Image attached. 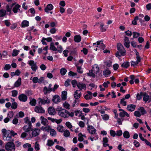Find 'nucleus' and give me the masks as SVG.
Listing matches in <instances>:
<instances>
[{
  "mask_svg": "<svg viewBox=\"0 0 151 151\" xmlns=\"http://www.w3.org/2000/svg\"><path fill=\"white\" fill-rule=\"evenodd\" d=\"M117 48L118 50L116 54V56L118 58H119L121 56H125L126 53L124 46L120 43H119L117 45Z\"/></svg>",
  "mask_w": 151,
  "mask_h": 151,
  "instance_id": "1",
  "label": "nucleus"
},
{
  "mask_svg": "<svg viewBox=\"0 0 151 151\" xmlns=\"http://www.w3.org/2000/svg\"><path fill=\"white\" fill-rule=\"evenodd\" d=\"M1 132L3 133V137L4 140L13 142L14 137L9 133V131H7L5 129H2Z\"/></svg>",
  "mask_w": 151,
  "mask_h": 151,
  "instance_id": "2",
  "label": "nucleus"
},
{
  "mask_svg": "<svg viewBox=\"0 0 151 151\" xmlns=\"http://www.w3.org/2000/svg\"><path fill=\"white\" fill-rule=\"evenodd\" d=\"M5 149L7 151H15V146L13 142H9L5 145Z\"/></svg>",
  "mask_w": 151,
  "mask_h": 151,
  "instance_id": "3",
  "label": "nucleus"
},
{
  "mask_svg": "<svg viewBox=\"0 0 151 151\" xmlns=\"http://www.w3.org/2000/svg\"><path fill=\"white\" fill-rule=\"evenodd\" d=\"M39 103H41L42 104H49L50 100L47 97H43L42 99L39 98L38 99Z\"/></svg>",
  "mask_w": 151,
  "mask_h": 151,
  "instance_id": "4",
  "label": "nucleus"
},
{
  "mask_svg": "<svg viewBox=\"0 0 151 151\" xmlns=\"http://www.w3.org/2000/svg\"><path fill=\"white\" fill-rule=\"evenodd\" d=\"M28 64L30 66H31V68L32 70L34 71H36L38 68V67L36 65L37 63L35 62L33 60H30L29 61Z\"/></svg>",
  "mask_w": 151,
  "mask_h": 151,
  "instance_id": "5",
  "label": "nucleus"
},
{
  "mask_svg": "<svg viewBox=\"0 0 151 151\" xmlns=\"http://www.w3.org/2000/svg\"><path fill=\"white\" fill-rule=\"evenodd\" d=\"M32 136L30 134L29 139L31 138L32 137H35L38 135L40 131V130L39 129H35L33 130L32 129Z\"/></svg>",
  "mask_w": 151,
  "mask_h": 151,
  "instance_id": "6",
  "label": "nucleus"
},
{
  "mask_svg": "<svg viewBox=\"0 0 151 151\" xmlns=\"http://www.w3.org/2000/svg\"><path fill=\"white\" fill-rule=\"evenodd\" d=\"M34 110L35 112L37 113H43L45 112V110L40 106H36Z\"/></svg>",
  "mask_w": 151,
  "mask_h": 151,
  "instance_id": "7",
  "label": "nucleus"
},
{
  "mask_svg": "<svg viewBox=\"0 0 151 151\" xmlns=\"http://www.w3.org/2000/svg\"><path fill=\"white\" fill-rule=\"evenodd\" d=\"M68 111L65 109H63L61 111L58 112L59 115L64 118L68 117L67 114Z\"/></svg>",
  "mask_w": 151,
  "mask_h": 151,
  "instance_id": "8",
  "label": "nucleus"
},
{
  "mask_svg": "<svg viewBox=\"0 0 151 151\" xmlns=\"http://www.w3.org/2000/svg\"><path fill=\"white\" fill-rule=\"evenodd\" d=\"M24 132H28L32 130V124H27L24 125L23 127Z\"/></svg>",
  "mask_w": 151,
  "mask_h": 151,
  "instance_id": "9",
  "label": "nucleus"
},
{
  "mask_svg": "<svg viewBox=\"0 0 151 151\" xmlns=\"http://www.w3.org/2000/svg\"><path fill=\"white\" fill-rule=\"evenodd\" d=\"M124 46L127 48H129L130 46V42L129 38L125 36L124 38Z\"/></svg>",
  "mask_w": 151,
  "mask_h": 151,
  "instance_id": "10",
  "label": "nucleus"
},
{
  "mask_svg": "<svg viewBox=\"0 0 151 151\" xmlns=\"http://www.w3.org/2000/svg\"><path fill=\"white\" fill-rule=\"evenodd\" d=\"M87 130L88 132L91 134H94L96 132V129L92 126L88 125Z\"/></svg>",
  "mask_w": 151,
  "mask_h": 151,
  "instance_id": "11",
  "label": "nucleus"
},
{
  "mask_svg": "<svg viewBox=\"0 0 151 151\" xmlns=\"http://www.w3.org/2000/svg\"><path fill=\"white\" fill-rule=\"evenodd\" d=\"M61 99L60 97L57 95L53 96L52 101L55 104H58L60 102Z\"/></svg>",
  "mask_w": 151,
  "mask_h": 151,
  "instance_id": "12",
  "label": "nucleus"
},
{
  "mask_svg": "<svg viewBox=\"0 0 151 151\" xmlns=\"http://www.w3.org/2000/svg\"><path fill=\"white\" fill-rule=\"evenodd\" d=\"M143 100L145 102H147L148 101L150 102L151 101V96H149L145 92H143Z\"/></svg>",
  "mask_w": 151,
  "mask_h": 151,
  "instance_id": "13",
  "label": "nucleus"
},
{
  "mask_svg": "<svg viewBox=\"0 0 151 151\" xmlns=\"http://www.w3.org/2000/svg\"><path fill=\"white\" fill-rule=\"evenodd\" d=\"M93 68V71L94 73L97 74L98 76H100L102 75V72H100L99 71V68L98 65H95Z\"/></svg>",
  "mask_w": 151,
  "mask_h": 151,
  "instance_id": "14",
  "label": "nucleus"
},
{
  "mask_svg": "<svg viewBox=\"0 0 151 151\" xmlns=\"http://www.w3.org/2000/svg\"><path fill=\"white\" fill-rule=\"evenodd\" d=\"M18 99L20 101L24 102L27 101V97L25 94H22L19 96Z\"/></svg>",
  "mask_w": 151,
  "mask_h": 151,
  "instance_id": "15",
  "label": "nucleus"
},
{
  "mask_svg": "<svg viewBox=\"0 0 151 151\" xmlns=\"http://www.w3.org/2000/svg\"><path fill=\"white\" fill-rule=\"evenodd\" d=\"M135 107V105L131 104L127 105V109L128 111L132 112L134 110Z\"/></svg>",
  "mask_w": 151,
  "mask_h": 151,
  "instance_id": "16",
  "label": "nucleus"
},
{
  "mask_svg": "<svg viewBox=\"0 0 151 151\" xmlns=\"http://www.w3.org/2000/svg\"><path fill=\"white\" fill-rule=\"evenodd\" d=\"M72 47L70 46L67 48V49L69 50L70 52V54L71 55H76L77 54V50L76 48H73L72 49Z\"/></svg>",
  "mask_w": 151,
  "mask_h": 151,
  "instance_id": "17",
  "label": "nucleus"
},
{
  "mask_svg": "<svg viewBox=\"0 0 151 151\" xmlns=\"http://www.w3.org/2000/svg\"><path fill=\"white\" fill-rule=\"evenodd\" d=\"M53 8V6L52 4H47L45 9V12L47 13H49V11L52 10Z\"/></svg>",
  "mask_w": 151,
  "mask_h": 151,
  "instance_id": "18",
  "label": "nucleus"
},
{
  "mask_svg": "<svg viewBox=\"0 0 151 151\" xmlns=\"http://www.w3.org/2000/svg\"><path fill=\"white\" fill-rule=\"evenodd\" d=\"M48 111L49 114L50 115H54L56 113L55 109L54 108L52 107H50L48 108Z\"/></svg>",
  "mask_w": 151,
  "mask_h": 151,
  "instance_id": "19",
  "label": "nucleus"
},
{
  "mask_svg": "<svg viewBox=\"0 0 151 151\" xmlns=\"http://www.w3.org/2000/svg\"><path fill=\"white\" fill-rule=\"evenodd\" d=\"M41 123L44 126H47L48 124V122L47 120L43 116H41L40 117Z\"/></svg>",
  "mask_w": 151,
  "mask_h": 151,
  "instance_id": "20",
  "label": "nucleus"
},
{
  "mask_svg": "<svg viewBox=\"0 0 151 151\" xmlns=\"http://www.w3.org/2000/svg\"><path fill=\"white\" fill-rule=\"evenodd\" d=\"M77 87L79 89L80 91H81L84 88L85 89L86 88V85L85 84L81 83L80 82L78 83Z\"/></svg>",
  "mask_w": 151,
  "mask_h": 151,
  "instance_id": "21",
  "label": "nucleus"
},
{
  "mask_svg": "<svg viewBox=\"0 0 151 151\" xmlns=\"http://www.w3.org/2000/svg\"><path fill=\"white\" fill-rule=\"evenodd\" d=\"M52 91H53V90L52 88H47L46 86L44 88L43 92L44 94L45 95Z\"/></svg>",
  "mask_w": 151,
  "mask_h": 151,
  "instance_id": "22",
  "label": "nucleus"
},
{
  "mask_svg": "<svg viewBox=\"0 0 151 151\" xmlns=\"http://www.w3.org/2000/svg\"><path fill=\"white\" fill-rule=\"evenodd\" d=\"M78 90H77L76 91H75L73 94L74 97L76 99H78L82 95L81 92H80L78 94Z\"/></svg>",
  "mask_w": 151,
  "mask_h": 151,
  "instance_id": "23",
  "label": "nucleus"
},
{
  "mask_svg": "<svg viewBox=\"0 0 151 151\" xmlns=\"http://www.w3.org/2000/svg\"><path fill=\"white\" fill-rule=\"evenodd\" d=\"M21 6L19 4H17L15 5V6H14L13 9V11L14 13H17L18 12V10L20 11V9L19 8H20Z\"/></svg>",
  "mask_w": 151,
  "mask_h": 151,
  "instance_id": "24",
  "label": "nucleus"
},
{
  "mask_svg": "<svg viewBox=\"0 0 151 151\" xmlns=\"http://www.w3.org/2000/svg\"><path fill=\"white\" fill-rule=\"evenodd\" d=\"M138 110L139 111V112L141 115H144L147 113V111L143 107H141L139 108Z\"/></svg>",
  "mask_w": 151,
  "mask_h": 151,
  "instance_id": "25",
  "label": "nucleus"
},
{
  "mask_svg": "<svg viewBox=\"0 0 151 151\" xmlns=\"http://www.w3.org/2000/svg\"><path fill=\"white\" fill-rule=\"evenodd\" d=\"M119 116L122 118L124 117L125 116H127L129 117V114L124 111H121L119 113Z\"/></svg>",
  "mask_w": 151,
  "mask_h": 151,
  "instance_id": "26",
  "label": "nucleus"
},
{
  "mask_svg": "<svg viewBox=\"0 0 151 151\" xmlns=\"http://www.w3.org/2000/svg\"><path fill=\"white\" fill-rule=\"evenodd\" d=\"M104 26V24L103 23H101L100 24V30L102 32H105L108 28L107 26Z\"/></svg>",
  "mask_w": 151,
  "mask_h": 151,
  "instance_id": "27",
  "label": "nucleus"
},
{
  "mask_svg": "<svg viewBox=\"0 0 151 151\" xmlns=\"http://www.w3.org/2000/svg\"><path fill=\"white\" fill-rule=\"evenodd\" d=\"M74 40L76 42L78 43L81 41V36L79 35H77L74 36Z\"/></svg>",
  "mask_w": 151,
  "mask_h": 151,
  "instance_id": "28",
  "label": "nucleus"
},
{
  "mask_svg": "<svg viewBox=\"0 0 151 151\" xmlns=\"http://www.w3.org/2000/svg\"><path fill=\"white\" fill-rule=\"evenodd\" d=\"M67 92L65 91H63L62 93L61 98L64 101L67 99Z\"/></svg>",
  "mask_w": 151,
  "mask_h": 151,
  "instance_id": "29",
  "label": "nucleus"
},
{
  "mask_svg": "<svg viewBox=\"0 0 151 151\" xmlns=\"http://www.w3.org/2000/svg\"><path fill=\"white\" fill-rule=\"evenodd\" d=\"M21 84V78H19L17 80L15 83L14 86L15 87H19Z\"/></svg>",
  "mask_w": 151,
  "mask_h": 151,
  "instance_id": "30",
  "label": "nucleus"
},
{
  "mask_svg": "<svg viewBox=\"0 0 151 151\" xmlns=\"http://www.w3.org/2000/svg\"><path fill=\"white\" fill-rule=\"evenodd\" d=\"M130 65L128 61H126L124 62L122 64L121 66L124 68H127Z\"/></svg>",
  "mask_w": 151,
  "mask_h": 151,
  "instance_id": "31",
  "label": "nucleus"
},
{
  "mask_svg": "<svg viewBox=\"0 0 151 151\" xmlns=\"http://www.w3.org/2000/svg\"><path fill=\"white\" fill-rule=\"evenodd\" d=\"M29 22L26 20H24L22 23V27H25L29 26Z\"/></svg>",
  "mask_w": 151,
  "mask_h": 151,
  "instance_id": "32",
  "label": "nucleus"
},
{
  "mask_svg": "<svg viewBox=\"0 0 151 151\" xmlns=\"http://www.w3.org/2000/svg\"><path fill=\"white\" fill-rule=\"evenodd\" d=\"M50 49L54 51H55L57 50V49L55 46L54 43L53 42H51L50 44Z\"/></svg>",
  "mask_w": 151,
  "mask_h": 151,
  "instance_id": "33",
  "label": "nucleus"
},
{
  "mask_svg": "<svg viewBox=\"0 0 151 151\" xmlns=\"http://www.w3.org/2000/svg\"><path fill=\"white\" fill-rule=\"evenodd\" d=\"M123 135L124 138L128 139L130 137V135L129 132L127 131H125L124 132Z\"/></svg>",
  "mask_w": 151,
  "mask_h": 151,
  "instance_id": "34",
  "label": "nucleus"
},
{
  "mask_svg": "<svg viewBox=\"0 0 151 151\" xmlns=\"http://www.w3.org/2000/svg\"><path fill=\"white\" fill-rule=\"evenodd\" d=\"M67 70L65 68H62L60 70V73L62 76H64L66 74Z\"/></svg>",
  "mask_w": 151,
  "mask_h": 151,
  "instance_id": "35",
  "label": "nucleus"
},
{
  "mask_svg": "<svg viewBox=\"0 0 151 151\" xmlns=\"http://www.w3.org/2000/svg\"><path fill=\"white\" fill-rule=\"evenodd\" d=\"M63 132V135L65 137H68L70 135V132L68 129H66Z\"/></svg>",
  "mask_w": 151,
  "mask_h": 151,
  "instance_id": "36",
  "label": "nucleus"
},
{
  "mask_svg": "<svg viewBox=\"0 0 151 151\" xmlns=\"http://www.w3.org/2000/svg\"><path fill=\"white\" fill-rule=\"evenodd\" d=\"M6 14V11L4 9L0 10V17H2L4 16Z\"/></svg>",
  "mask_w": 151,
  "mask_h": 151,
  "instance_id": "37",
  "label": "nucleus"
},
{
  "mask_svg": "<svg viewBox=\"0 0 151 151\" xmlns=\"http://www.w3.org/2000/svg\"><path fill=\"white\" fill-rule=\"evenodd\" d=\"M140 139L142 141H144L146 145L149 146L151 148V143L150 142H148L146 139H144L143 137Z\"/></svg>",
  "mask_w": 151,
  "mask_h": 151,
  "instance_id": "38",
  "label": "nucleus"
},
{
  "mask_svg": "<svg viewBox=\"0 0 151 151\" xmlns=\"http://www.w3.org/2000/svg\"><path fill=\"white\" fill-rule=\"evenodd\" d=\"M95 73H93V70H89V73H88V75L91 77H92L93 78H95L96 76Z\"/></svg>",
  "mask_w": 151,
  "mask_h": 151,
  "instance_id": "39",
  "label": "nucleus"
},
{
  "mask_svg": "<svg viewBox=\"0 0 151 151\" xmlns=\"http://www.w3.org/2000/svg\"><path fill=\"white\" fill-rule=\"evenodd\" d=\"M29 104L32 106H35L36 104V99H32L30 100Z\"/></svg>",
  "mask_w": 151,
  "mask_h": 151,
  "instance_id": "40",
  "label": "nucleus"
},
{
  "mask_svg": "<svg viewBox=\"0 0 151 151\" xmlns=\"http://www.w3.org/2000/svg\"><path fill=\"white\" fill-rule=\"evenodd\" d=\"M24 122L27 124H32L31 122L30 121L28 117H26L24 119Z\"/></svg>",
  "mask_w": 151,
  "mask_h": 151,
  "instance_id": "41",
  "label": "nucleus"
},
{
  "mask_svg": "<svg viewBox=\"0 0 151 151\" xmlns=\"http://www.w3.org/2000/svg\"><path fill=\"white\" fill-rule=\"evenodd\" d=\"M19 51L16 49H14L13 50V52L12 55L13 56H16L18 55Z\"/></svg>",
  "mask_w": 151,
  "mask_h": 151,
  "instance_id": "42",
  "label": "nucleus"
},
{
  "mask_svg": "<svg viewBox=\"0 0 151 151\" xmlns=\"http://www.w3.org/2000/svg\"><path fill=\"white\" fill-rule=\"evenodd\" d=\"M143 92H141L140 93H137V98L138 100H140L142 98V96H143Z\"/></svg>",
  "mask_w": 151,
  "mask_h": 151,
  "instance_id": "43",
  "label": "nucleus"
},
{
  "mask_svg": "<svg viewBox=\"0 0 151 151\" xmlns=\"http://www.w3.org/2000/svg\"><path fill=\"white\" fill-rule=\"evenodd\" d=\"M54 144V143L52 140L48 139L47 140V145L49 146H52Z\"/></svg>",
  "mask_w": 151,
  "mask_h": 151,
  "instance_id": "44",
  "label": "nucleus"
},
{
  "mask_svg": "<svg viewBox=\"0 0 151 151\" xmlns=\"http://www.w3.org/2000/svg\"><path fill=\"white\" fill-rule=\"evenodd\" d=\"M111 72L110 70H106L103 71L104 75L106 77L111 74Z\"/></svg>",
  "mask_w": 151,
  "mask_h": 151,
  "instance_id": "45",
  "label": "nucleus"
},
{
  "mask_svg": "<svg viewBox=\"0 0 151 151\" xmlns=\"http://www.w3.org/2000/svg\"><path fill=\"white\" fill-rule=\"evenodd\" d=\"M55 148L58 150H60V151H65V149L63 147L60 146L58 145H57L55 146Z\"/></svg>",
  "mask_w": 151,
  "mask_h": 151,
  "instance_id": "46",
  "label": "nucleus"
},
{
  "mask_svg": "<svg viewBox=\"0 0 151 151\" xmlns=\"http://www.w3.org/2000/svg\"><path fill=\"white\" fill-rule=\"evenodd\" d=\"M50 134L52 136H55L56 135V132L55 130L53 129H51L50 132Z\"/></svg>",
  "mask_w": 151,
  "mask_h": 151,
  "instance_id": "47",
  "label": "nucleus"
},
{
  "mask_svg": "<svg viewBox=\"0 0 151 151\" xmlns=\"http://www.w3.org/2000/svg\"><path fill=\"white\" fill-rule=\"evenodd\" d=\"M63 127L62 125H59L57 127V129L59 132H63Z\"/></svg>",
  "mask_w": 151,
  "mask_h": 151,
  "instance_id": "48",
  "label": "nucleus"
},
{
  "mask_svg": "<svg viewBox=\"0 0 151 151\" xmlns=\"http://www.w3.org/2000/svg\"><path fill=\"white\" fill-rule=\"evenodd\" d=\"M139 18L137 16H136L134 19L132 21V24L134 25H136L137 24V21L138 19Z\"/></svg>",
  "mask_w": 151,
  "mask_h": 151,
  "instance_id": "49",
  "label": "nucleus"
},
{
  "mask_svg": "<svg viewBox=\"0 0 151 151\" xmlns=\"http://www.w3.org/2000/svg\"><path fill=\"white\" fill-rule=\"evenodd\" d=\"M101 116H102V118L104 120H107L109 119V116L107 114L101 115Z\"/></svg>",
  "mask_w": 151,
  "mask_h": 151,
  "instance_id": "50",
  "label": "nucleus"
},
{
  "mask_svg": "<svg viewBox=\"0 0 151 151\" xmlns=\"http://www.w3.org/2000/svg\"><path fill=\"white\" fill-rule=\"evenodd\" d=\"M78 140L80 142H81L83 140V138L82 137V134L80 132L78 134Z\"/></svg>",
  "mask_w": 151,
  "mask_h": 151,
  "instance_id": "51",
  "label": "nucleus"
},
{
  "mask_svg": "<svg viewBox=\"0 0 151 151\" xmlns=\"http://www.w3.org/2000/svg\"><path fill=\"white\" fill-rule=\"evenodd\" d=\"M125 99L123 98L121 99L120 101V103L124 106H125L127 105V102L126 101H125Z\"/></svg>",
  "mask_w": 151,
  "mask_h": 151,
  "instance_id": "52",
  "label": "nucleus"
},
{
  "mask_svg": "<svg viewBox=\"0 0 151 151\" xmlns=\"http://www.w3.org/2000/svg\"><path fill=\"white\" fill-rule=\"evenodd\" d=\"M64 107L67 109H70V105L68 102L65 101L63 104Z\"/></svg>",
  "mask_w": 151,
  "mask_h": 151,
  "instance_id": "53",
  "label": "nucleus"
},
{
  "mask_svg": "<svg viewBox=\"0 0 151 151\" xmlns=\"http://www.w3.org/2000/svg\"><path fill=\"white\" fill-rule=\"evenodd\" d=\"M71 83L73 87H76V86H77L78 83H77V82L76 80H72L71 82Z\"/></svg>",
  "mask_w": 151,
  "mask_h": 151,
  "instance_id": "54",
  "label": "nucleus"
},
{
  "mask_svg": "<svg viewBox=\"0 0 151 151\" xmlns=\"http://www.w3.org/2000/svg\"><path fill=\"white\" fill-rule=\"evenodd\" d=\"M17 104L16 102H14L12 103L11 108L14 109H16L17 107Z\"/></svg>",
  "mask_w": 151,
  "mask_h": 151,
  "instance_id": "55",
  "label": "nucleus"
},
{
  "mask_svg": "<svg viewBox=\"0 0 151 151\" xmlns=\"http://www.w3.org/2000/svg\"><path fill=\"white\" fill-rule=\"evenodd\" d=\"M134 115L137 117H140L141 114L138 111H136L134 112Z\"/></svg>",
  "mask_w": 151,
  "mask_h": 151,
  "instance_id": "56",
  "label": "nucleus"
},
{
  "mask_svg": "<svg viewBox=\"0 0 151 151\" xmlns=\"http://www.w3.org/2000/svg\"><path fill=\"white\" fill-rule=\"evenodd\" d=\"M35 149L36 151L38 150H40L39 144L38 143V142H36L35 145Z\"/></svg>",
  "mask_w": 151,
  "mask_h": 151,
  "instance_id": "57",
  "label": "nucleus"
},
{
  "mask_svg": "<svg viewBox=\"0 0 151 151\" xmlns=\"http://www.w3.org/2000/svg\"><path fill=\"white\" fill-rule=\"evenodd\" d=\"M18 94L17 91L16 90H14L12 91V96L14 97L16 96Z\"/></svg>",
  "mask_w": 151,
  "mask_h": 151,
  "instance_id": "58",
  "label": "nucleus"
},
{
  "mask_svg": "<svg viewBox=\"0 0 151 151\" xmlns=\"http://www.w3.org/2000/svg\"><path fill=\"white\" fill-rule=\"evenodd\" d=\"M133 37L134 38H137L140 35V34L136 32H133Z\"/></svg>",
  "mask_w": 151,
  "mask_h": 151,
  "instance_id": "59",
  "label": "nucleus"
},
{
  "mask_svg": "<svg viewBox=\"0 0 151 151\" xmlns=\"http://www.w3.org/2000/svg\"><path fill=\"white\" fill-rule=\"evenodd\" d=\"M124 120V119L122 118H117V122L119 125H121L122 124V122Z\"/></svg>",
  "mask_w": 151,
  "mask_h": 151,
  "instance_id": "60",
  "label": "nucleus"
},
{
  "mask_svg": "<svg viewBox=\"0 0 151 151\" xmlns=\"http://www.w3.org/2000/svg\"><path fill=\"white\" fill-rule=\"evenodd\" d=\"M122 134V132L121 130H117L116 131V135L118 136H120Z\"/></svg>",
  "mask_w": 151,
  "mask_h": 151,
  "instance_id": "61",
  "label": "nucleus"
},
{
  "mask_svg": "<svg viewBox=\"0 0 151 151\" xmlns=\"http://www.w3.org/2000/svg\"><path fill=\"white\" fill-rule=\"evenodd\" d=\"M65 125L69 129H71L73 127L71 123L68 122H66Z\"/></svg>",
  "mask_w": 151,
  "mask_h": 151,
  "instance_id": "62",
  "label": "nucleus"
},
{
  "mask_svg": "<svg viewBox=\"0 0 151 151\" xmlns=\"http://www.w3.org/2000/svg\"><path fill=\"white\" fill-rule=\"evenodd\" d=\"M68 75L72 77L74 76L77 75V73L73 72L72 71H70L68 74Z\"/></svg>",
  "mask_w": 151,
  "mask_h": 151,
  "instance_id": "63",
  "label": "nucleus"
},
{
  "mask_svg": "<svg viewBox=\"0 0 151 151\" xmlns=\"http://www.w3.org/2000/svg\"><path fill=\"white\" fill-rule=\"evenodd\" d=\"M11 68V66L9 64H6L4 68V69L5 70H7Z\"/></svg>",
  "mask_w": 151,
  "mask_h": 151,
  "instance_id": "64",
  "label": "nucleus"
}]
</instances>
